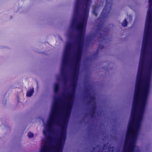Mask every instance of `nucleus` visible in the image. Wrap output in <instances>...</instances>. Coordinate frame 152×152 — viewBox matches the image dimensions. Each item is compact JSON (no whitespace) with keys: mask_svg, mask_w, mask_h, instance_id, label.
I'll return each instance as SVG.
<instances>
[{"mask_svg":"<svg viewBox=\"0 0 152 152\" xmlns=\"http://www.w3.org/2000/svg\"><path fill=\"white\" fill-rule=\"evenodd\" d=\"M85 7L83 8V14L81 17V21L77 24L76 28L78 31H86L89 7L92 2V0H84ZM81 0H76L74 11V15L70 26L71 28H74L77 21L79 15V8Z\"/></svg>","mask_w":152,"mask_h":152,"instance_id":"1","label":"nucleus"},{"mask_svg":"<svg viewBox=\"0 0 152 152\" xmlns=\"http://www.w3.org/2000/svg\"><path fill=\"white\" fill-rule=\"evenodd\" d=\"M58 115V104L56 101H55L53 105L50 116L48 121V127L46 130H44L43 132L44 135L47 139L49 144L52 142L53 138L48 134V132L51 129L53 124L58 123L57 120Z\"/></svg>","mask_w":152,"mask_h":152,"instance_id":"2","label":"nucleus"},{"mask_svg":"<svg viewBox=\"0 0 152 152\" xmlns=\"http://www.w3.org/2000/svg\"><path fill=\"white\" fill-rule=\"evenodd\" d=\"M109 0H106L105 5L98 18V19L100 21H104L108 16L111 10L112 5V2H109Z\"/></svg>","mask_w":152,"mask_h":152,"instance_id":"3","label":"nucleus"},{"mask_svg":"<svg viewBox=\"0 0 152 152\" xmlns=\"http://www.w3.org/2000/svg\"><path fill=\"white\" fill-rule=\"evenodd\" d=\"M109 29L105 28L102 24H98L96 30V34H99V38L101 41L103 42L106 37L107 36V34Z\"/></svg>","mask_w":152,"mask_h":152,"instance_id":"4","label":"nucleus"},{"mask_svg":"<svg viewBox=\"0 0 152 152\" xmlns=\"http://www.w3.org/2000/svg\"><path fill=\"white\" fill-rule=\"evenodd\" d=\"M68 59L63 58L61 72L62 76L63 77V80L65 83L67 80L66 76L65 74V68L68 62Z\"/></svg>","mask_w":152,"mask_h":152,"instance_id":"5","label":"nucleus"},{"mask_svg":"<svg viewBox=\"0 0 152 152\" xmlns=\"http://www.w3.org/2000/svg\"><path fill=\"white\" fill-rule=\"evenodd\" d=\"M71 45L72 44L70 42H68L66 44L64 52L63 58L68 59Z\"/></svg>","mask_w":152,"mask_h":152,"instance_id":"6","label":"nucleus"},{"mask_svg":"<svg viewBox=\"0 0 152 152\" xmlns=\"http://www.w3.org/2000/svg\"><path fill=\"white\" fill-rule=\"evenodd\" d=\"M50 148L48 147L46 143H45L42 147L40 152H49Z\"/></svg>","mask_w":152,"mask_h":152,"instance_id":"7","label":"nucleus"},{"mask_svg":"<svg viewBox=\"0 0 152 152\" xmlns=\"http://www.w3.org/2000/svg\"><path fill=\"white\" fill-rule=\"evenodd\" d=\"M96 109V105H93L92 106V108L91 110V113H90V115L92 118H94L95 116Z\"/></svg>","mask_w":152,"mask_h":152,"instance_id":"8","label":"nucleus"},{"mask_svg":"<svg viewBox=\"0 0 152 152\" xmlns=\"http://www.w3.org/2000/svg\"><path fill=\"white\" fill-rule=\"evenodd\" d=\"M59 85L58 83H56L54 85V92L55 94H58L59 91Z\"/></svg>","mask_w":152,"mask_h":152,"instance_id":"9","label":"nucleus"},{"mask_svg":"<svg viewBox=\"0 0 152 152\" xmlns=\"http://www.w3.org/2000/svg\"><path fill=\"white\" fill-rule=\"evenodd\" d=\"M34 92V88L30 89L29 91L27 92L26 95L28 97H30L32 95Z\"/></svg>","mask_w":152,"mask_h":152,"instance_id":"10","label":"nucleus"},{"mask_svg":"<svg viewBox=\"0 0 152 152\" xmlns=\"http://www.w3.org/2000/svg\"><path fill=\"white\" fill-rule=\"evenodd\" d=\"M128 24V22L126 19H125L122 23V25L124 27H126Z\"/></svg>","mask_w":152,"mask_h":152,"instance_id":"11","label":"nucleus"},{"mask_svg":"<svg viewBox=\"0 0 152 152\" xmlns=\"http://www.w3.org/2000/svg\"><path fill=\"white\" fill-rule=\"evenodd\" d=\"M28 136L29 138H31L33 137L34 134L30 132H29L28 134Z\"/></svg>","mask_w":152,"mask_h":152,"instance_id":"12","label":"nucleus"},{"mask_svg":"<svg viewBox=\"0 0 152 152\" xmlns=\"http://www.w3.org/2000/svg\"><path fill=\"white\" fill-rule=\"evenodd\" d=\"M95 38V37L93 38V37L92 36H89V37L88 40L89 42H92V41H93V40Z\"/></svg>","mask_w":152,"mask_h":152,"instance_id":"13","label":"nucleus"},{"mask_svg":"<svg viewBox=\"0 0 152 152\" xmlns=\"http://www.w3.org/2000/svg\"><path fill=\"white\" fill-rule=\"evenodd\" d=\"M92 13L96 17H97L98 16V14L95 9H93L92 11Z\"/></svg>","mask_w":152,"mask_h":152,"instance_id":"14","label":"nucleus"},{"mask_svg":"<svg viewBox=\"0 0 152 152\" xmlns=\"http://www.w3.org/2000/svg\"><path fill=\"white\" fill-rule=\"evenodd\" d=\"M95 99V98L94 96H90V100L89 101V102L90 103L93 100H94Z\"/></svg>","mask_w":152,"mask_h":152,"instance_id":"15","label":"nucleus"},{"mask_svg":"<svg viewBox=\"0 0 152 152\" xmlns=\"http://www.w3.org/2000/svg\"><path fill=\"white\" fill-rule=\"evenodd\" d=\"M104 46L102 45H100L98 48V49H102L104 48Z\"/></svg>","mask_w":152,"mask_h":152,"instance_id":"16","label":"nucleus"},{"mask_svg":"<svg viewBox=\"0 0 152 152\" xmlns=\"http://www.w3.org/2000/svg\"><path fill=\"white\" fill-rule=\"evenodd\" d=\"M105 147L106 148L107 147V146L105 144H104L103 145V149H104V148H105Z\"/></svg>","mask_w":152,"mask_h":152,"instance_id":"17","label":"nucleus"},{"mask_svg":"<svg viewBox=\"0 0 152 152\" xmlns=\"http://www.w3.org/2000/svg\"><path fill=\"white\" fill-rule=\"evenodd\" d=\"M149 3H150L151 2V3L152 4V0H149Z\"/></svg>","mask_w":152,"mask_h":152,"instance_id":"18","label":"nucleus"},{"mask_svg":"<svg viewBox=\"0 0 152 152\" xmlns=\"http://www.w3.org/2000/svg\"><path fill=\"white\" fill-rule=\"evenodd\" d=\"M93 150L91 151V152H93L94 151V150H95V148L93 147Z\"/></svg>","mask_w":152,"mask_h":152,"instance_id":"19","label":"nucleus"},{"mask_svg":"<svg viewBox=\"0 0 152 152\" xmlns=\"http://www.w3.org/2000/svg\"><path fill=\"white\" fill-rule=\"evenodd\" d=\"M99 147V145H97V146H96V147H98V148Z\"/></svg>","mask_w":152,"mask_h":152,"instance_id":"20","label":"nucleus"},{"mask_svg":"<svg viewBox=\"0 0 152 152\" xmlns=\"http://www.w3.org/2000/svg\"><path fill=\"white\" fill-rule=\"evenodd\" d=\"M113 147H110V149L111 148H113Z\"/></svg>","mask_w":152,"mask_h":152,"instance_id":"21","label":"nucleus"}]
</instances>
